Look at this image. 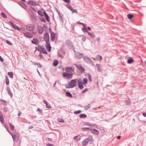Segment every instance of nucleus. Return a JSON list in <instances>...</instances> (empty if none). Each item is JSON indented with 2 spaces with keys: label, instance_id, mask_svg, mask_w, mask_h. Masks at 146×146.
I'll return each mask as SVG.
<instances>
[{
  "label": "nucleus",
  "instance_id": "nucleus-25",
  "mask_svg": "<svg viewBox=\"0 0 146 146\" xmlns=\"http://www.w3.org/2000/svg\"><path fill=\"white\" fill-rule=\"evenodd\" d=\"M66 96L68 97L69 98H72L73 96L68 91L66 92Z\"/></svg>",
  "mask_w": 146,
  "mask_h": 146
},
{
  "label": "nucleus",
  "instance_id": "nucleus-19",
  "mask_svg": "<svg viewBox=\"0 0 146 146\" xmlns=\"http://www.w3.org/2000/svg\"><path fill=\"white\" fill-rule=\"evenodd\" d=\"M89 140V139L88 138H87L84 139L82 143V145L84 146L86 145L88 142Z\"/></svg>",
  "mask_w": 146,
  "mask_h": 146
},
{
  "label": "nucleus",
  "instance_id": "nucleus-55",
  "mask_svg": "<svg viewBox=\"0 0 146 146\" xmlns=\"http://www.w3.org/2000/svg\"><path fill=\"white\" fill-rule=\"evenodd\" d=\"M97 56L98 58L100 59V60H101L102 59V57L100 55H98Z\"/></svg>",
  "mask_w": 146,
  "mask_h": 146
},
{
  "label": "nucleus",
  "instance_id": "nucleus-4",
  "mask_svg": "<svg viewBox=\"0 0 146 146\" xmlns=\"http://www.w3.org/2000/svg\"><path fill=\"white\" fill-rule=\"evenodd\" d=\"M66 46L70 49H72L73 48L74 44L70 40H66Z\"/></svg>",
  "mask_w": 146,
  "mask_h": 146
},
{
  "label": "nucleus",
  "instance_id": "nucleus-31",
  "mask_svg": "<svg viewBox=\"0 0 146 146\" xmlns=\"http://www.w3.org/2000/svg\"><path fill=\"white\" fill-rule=\"evenodd\" d=\"M83 85H86L87 84L88 80L86 78H84L83 79Z\"/></svg>",
  "mask_w": 146,
  "mask_h": 146
},
{
  "label": "nucleus",
  "instance_id": "nucleus-43",
  "mask_svg": "<svg viewBox=\"0 0 146 146\" xmlns=\"http://www.w3.org/2000/svg\"><path fill=\"white\" fill-rule=\"evenodd\" d=\"M13 27L14 29H16V30H18V31H19L20 30V29L19 28L17 27V26H16V25H14L13 26Z\"/></svg>",
  "mask_w": 146,
  "mask_h": 146
},
{
  "label": "nucleus",
  "instance_id": "nucleus-57",
  "mask_svg": "<svg viewBox=\"0 0 146 146\" xmlns=\"http://www.w3.org/2000/svg\"><path fill=\"white\" fill-rule=\"evenodd\" d=\"M35 52L36 50H38V51H39V45L38 46V48H37L36 47H35Z\"/></svg>",
  "mask_w": 146,
  "mask_h": 146
},
{
  "label": "nucleus",
  "instance_id": "nucleus-16",
  "mask_svg": "<svg viewBox=\"0 0 146 146\" xmlns=\"http://www.w3.org/2000/svg\"><path fill=\"white\" fill-rule=\"evenodd\" d=\"M32 42L36 45H37L39 43L38 40L36 38H34L32 41Z\"/></svg>",
  "mask_w": 146,
  "mask_h": 146
},
{
  "label": "nucleus",
  "instance_id": "nucleus-30",
  "mask_svg": "<svg viewBox=\"0 0 146 146\" xmlns=\"http://www.w3.org/2000/svg\"><path fill=\"white\" fill-rule=\"evenodd\" d=\"M133 62V58H131L127 60V62L128 64H131Z\"/></svg>",
  "mask_w": 146,
  "mask_h": 146
},
{
  "label": "nucleus",
  "instance_id": "nucleus-1",
  "mask_svg": "<svg viewBox=\"0 0 146 146\" xmlns=\"http://www.w3.org/2000/svg\"><path fill=\"white\" fill-rule=\"evenodd\" d=\"M78 79H74L71 80L67 84H66L65 87L67 88H73L76 86L77 81Z\"/></svg>",
  "mask_w": 146,
  "mask_h": 146
},
{
  "label": "nucleus",
  "instance_id": "nucleus-24",
  "mask_svg": "<svg viewBox=\"0 0 146 146\" xmlns=\"http://www.w3.org/2000/svg\"><path fill=\"white\" fill-rule=\"evenodd\" d=\"M82 30L84 33L87 32L88 33V32L84 24H83V27L82 28Z\"/></svg>",
  "mask_w": 146,
  "mask_h": 146
},
{
  "label": "nucleus",
  "instance_id": "nucleus-29",
  "mask_svg": "<svg viewBox=\"0 0 146 146\" xmlns=\"http://www.w3.org/2000/svg\"><path fill=\"white\" fill-rule=\"evenodd\" d=\"M125 103L127 105H129L131 103V100L127 98L125 100Z\"/></svg>",
  "mask_w": 146,
  "mask_h": 146
},
{
  "label": "nucleus",
  "instance_id": "nucleus-41",
  "mask_svg": "<svg viewBox=\"0 0 146 146\" xmlns=\"http://www.w3.org/2000/svg\"><path fill=\"white\" fill-rule=\"evenodd\" d=\"M31 17L34 20L36 21V17L33 14H32L31 15Z\"/></svg>",
  "mask_w": 146,
  "mask_h": 146
},
{
  "label": "nucleus",
  "instance_id": "nucleus-49",
  "mask_svg": "<svg viewBox=\"0 0 146 146\" xmlns=\"http://www.w3.org/2000/svg\"><path fill=\"white\" fill-rule=\"evenodd\" d=\"M37 111L39 112L40 114L42 113V110L39 108H38Z\"/></svg>",
  "mask_w": 146,
  "mask_h": 146
},
{
  "label": "nucleus",
  "instance_id": "nucleus-23",
  "mask_svg": "<svg viewBox=\"0 0 146 146\" xmlns=\"http://www.w3.org/2000/svg\"><path fill=\"white\" fill-rule=\"evenodd\" d=\"M91 130V132L92 133H94V134H97V135L98 134H99V131L96 129H92Z\"/></svg>",
  "mask_w": 146,
  "mask_h": 146
},
{
  "label": "nucleus",
  "instance_id": "nucleus-51",
  "mask_svg": "<svg viewBox=\"0 0 146 146\" xmlns=\"http://www.w3.org/2000/svg\"><path fill=\"white\" fill-rule=\"evenodd\" d=\"M1 101L2 102V104L4 106H5L6 105V102L4 100H1Z\"/></svg>",
  "mask_w": 146,
  "mask_h": 146
},
{
  "label": "nucleus",
  "instance_id": "nucleus-62",
  "mask_svg": "<svg viewBox=\"0 0 146 146\" xmlns=\"http://www.w3.org/2000/svg\"><path fill=\"white\" fill-rule=\"evenodd\" d=\"M96 40L98 42H99L100 40V38L99 37H97Z\"/></svg>",
  "mask_w": 146,
  "mask_h": 146
},
{
  "label": "nucleus",
  "instance_id": "nucleus-46",
  "mask_svg": "<svg viewBox=\"0 0 146 146\" xmlns=\"http://www.w3.org/2000/svg\"><path fill=\"white\" fill-rule=\"evenodd\" d=\"M59 17H60V21H62V23H63V19L62 18V16L61 15V14H59Z\"/></svg>",
  "mask_w": 146,
  "mask_h": 146
},
{
  "label": "nucleus",
  "instance_id": "nucleus-48",
  "mask_svg": "<svg viewBox=\"0 0 146 146\" xmlns=\"http://www.w3.org/2000/svg\"><path fill=\"white\" fill-rule=\"evenodd\" d=\"M88 79L90 82H91L92 81V78L90 74H88Z\"/></svg>",
  "mask_w": 146,
  "mask_h": 146
},
{
  "label": "nucleus",
  "instance_id": "nucleus-11",
  "mask_svg": "<svg viewBox=\"0 0 146 146\" xmlns=\"http://www.w3.org/2000/svg\"><path fill=\"white\" fill-rule=\"evenodd\" d=\"M74 69L72 67H67L65 68V70L66 72L72 73V71H74Z\"/></svg>",
  "mask_w": 146,
  "mask_h": 146
},
{
  "label": "nucleus",
  "instance_id": "nucleus-40",
  "mask_svg": "<svg viewBox=\"0 0 146 146\" xmlns=\"http://www.w3.org/2000/svg\"><path fill=\"white\" fill-rule=\"evenodd\" d=\"M6 84L7 85H8L9 84V78L7 76H6Z\"/></svg>",
  "mask_w": 146,
  "mask_h": 146
},
{
  "label": "nucleus",
  "instance_id": "nucleus-28",
  "mask_svg": "<svg viewBox=\"0 0 146 146\" xmlns=\"http://www.w3.org/2000/svg\"><path fill=\"white\" fill-rule=\"evenodd\" d=\"M58 61L57 60H55L53 62V65L54 66H56L58 64Z\"/></svg>",
  "mask_w": 146,
  "mask_h": 146
},
{
  "label": "nucleus",
  "instance_id": "nucleus-21",
  "mask_svg": "<svg viewBox=\"0 0 146 146\" xmlns=\"http://www.w3.org/2000/svg\"><path fill=\"white\" fill-rule=\"evenodd\" d=\"M44 16L46 18V20L48 22H49L50 21V19L48 15V14L46 13L45 11L44 12Z\"/></svg>",
  "mask_w": 146,
  "mask_h": 146
},
{
  "label": "nucleus",
  "instance_id": "nucleus-61",
  "mask_svg": "<svg viewBox=\"0 0 146 146\" xmlns=\"http://www.w3.org/2000/svg\"><path fill=\"white\" fill-rule=\"evenodd\" d=\"M0 61L2 62H3L4 60L0 56Z\"/></svg>",
  "mask_w": 146,
  "mask_h": 146
},
{
  "label": "nucleus",
  "instance_id": "nucleus-22",
  "mask_svg": "<svg viewBox=\"0 0 146 146\" xmlns=\"http://www.w3.org/2000/svg\"><path fill=\"white\" fill-rule=\"evenodd\" d=\"M0 121L2 124L4 123V119L3 115L1 111H0Z\"/></svg>",
  "mask_w": 146,
  "mask_h": 146
},
{
  "label": "nucleus",
  "instance_id": "nucleus-18",
  "mask_svg": "<svg viewBox=\"0 0 146 146\" xmlns=\"http://www.w3.org/2000/svg\"><path fill=\"white\" fill-rule=\"evenodd\" d=\"M43 102L46 105V108H51V105L46 100H44L43 101Z\"/></svg>",
  "mask_w": 146,
  "mask_h": 146
},
{
  "label": "nucleus",
  "instance_id": "nucleus-32",
  "mask_svg": "<svg viewBox=\"0 0 146 146\" xmlns=\"http://www.w3.org/2000/svg\"><path fill=\"white\" fill-rule=\"evenodd\" d=\"M19 4L24 8H25L26 7V5L23 3L21 1H19Z\"/></svg>",
  "mask_w": 146,
  "mask_h": 146
},
{
  "label": "nucleus",
  "instance_id": "nucleus-27",
  "mask_svg": "<svg viewBox=\"0 0 146 146\" xmlns=\"http://www.w3.org/2000/svg\"><path fill=\"white\" fill-rule=\"evenodd\" d=\"M82 129L83 131H88L91 130L92 129L91 127H82Z\"/></svg>",
  "mask_w": 146,
  "mask_h": 146
},
{
  "label": "nucleus",
  "instance_id": "nucleus-58",
  "mask_svg": "<svg viewBox=\"0 0 146 146\" xmlns=\"http://www.w3.org/2000/svg\"><path fill=\"white\" fill-rule=\"evenodd\" d=\"M58 56L62 58H63V56L60 54L58 53Z\"/></svg>",
  "mask_w": 146,
  "mask_h": 146
},
{
  "label": "nucleus",
  "instance_id": "nucleus-10",
  "mask_svg": "<svg viewBox=\"0 0 146 146\" xmlns=\"http://www.w3.org/2000/svg\"><path fill=\"white\" fill-rule=\"evenodd\" d=\"M12 138L13 140L16 142H17L19 139V136L18 134L15 133L14 134V135H12Z\"/></svg>",
  "mask_w": 146,
  "mask_h": 146
},
{
  "label": "nucleus",
  "instance_id": "nucleus-60",
  "mask_svg": "<svg viewBox=\"0 0 146 146\" xmlns=\"http://www.w3.org/2000/svg\"><path fill=\"white\" fill-rule=\"evenodd\" d=\"M10 24L12 26V27L14 25V24L12 21H10L9 22Z\"/></svg>",
  "mask_w": 146,
  "mask_h": 146
},
{
  "label": "nucleus",
  "instance_id": "nucleus-2",
  "mask_svg": "<svg viewBox=\"0 0 146 146\" xmlns=\"http://www.w3.org/2000/svg\"><path fill=\"white\" fill-rule=\"evenodd\" d=\"M83 59L84 62L86 63L94 66V64L91 59L88 56H85L83 57Z\"/></svg>",
  "mask_w": 146,
  "mask_h": 146
},
{
  "label": "nucleus",
  "instance_id": "nucleus-8",
  "mask_svg": "<svg viewBox=\"0 0 146 146\" xmlns=\"http://www.w3.org/2000/svg\"><path fill=\"white\" fill-rule=\"evenodd\" d=\"M39 51L41 53L46 54H47V52L45 49L42 46H40L39 45Z\"/></svg>",
  "mask_w": 146,
  "mask_h": 146
},
{
  "label": "nucleus",
  "instance_id": "nucleus-47",
  "mask_svg": "<svg viewBox=\"0 0 146 146\" xmlns=\"http://www.w3.org/2000/svg\"><path fill=\"white\" fill-rule=\"evenodd\" d=\"M6 42L10 45H12L13 44L9 41L7 40H6Z\"/></svg>",
  "mask_w": 146,
  "mask_h": 146
},
{
  "label": "nucleus",
  "instance_id": "nucleus-12",
  "mask_svg": "<svg viewBox=\"0 0 146 146\" xmlns=\"http://www.w3.org/2000/svg\"><path fill=\"white\" fill-rule=\"evenodd\" d=\"M44 39L46 42H49V37L48 33L46 32L44 35Z\"/></svg>",
  "mask_w": 146,
  "mask_h": 146
},
{
  "label": "nucleus",
  "instance_id": "nucleus-52",
  "mask_svg": "<svg viewBox=\"0 0 146 146\" xmlns=\"http://www.w3.org/2000/svg\"><path fill=\"white\" fill-rule=\"evenodd\" d=\"M58 121L60 122H64V120L63 119H61L58 118Z\"/></svg>",
  "mask_w": 146,
  "mask_h": 146
},
{
  "label": "nucleus",
  "instance_id": "nucleus-7",
  "mask_svg": "<svg viewBox=\"0 0 146 146\" xmlns=\"http://www.w3.org/2000/svg\"><path fill=\"white\" fill-rule=\"evenodd\" d=\"M75 65L76 66L78 70L82 73H83L85 72L84 69L80 65H77L75 64Z\"/></svg>",
  "mask_w": 146,
  "mask_h": 146
},
{
  "label": "nucleus",
  "instance_id": "nucleus-17",
  "mask_svg": "<svg viewBox=\"0 0 146 146\" xmlns=\"http://www.w3.org/2000/svg\"><path fill=\"white\" fill-rule=\"evenodd\" d=\"M24 35L26 37L29 38H32L33 37L32 34L29 32L25 33H24Z\"/></svg>",
  "mask_w": 146,
  "mask_h": 146
},
{
  "label": "nucleus",
  "instance_id": "nucleus-39",
  "mask_svg": "<svg viewBox=\"0 0 146 146\" xmlns=\"http://www.w3.org/2000/svg\"><path fill=\"white\" fill-rule=\"evenodd\" d=\"M38 14L39 15H40L41 16H43L44 15L43 14V13L42 11H40V10H38Z\"/></svg>",
  "mask_w": 146,
  "mask_h": 146
},
{
  "label": "nucleus",
  "instance_id": "nucleus-37",
  "mask_svg": "<svg viewBox=\"0 0 146 146\" xmlns=\"http://www.w3.org/2000/svg\"><path fill=\"white\" fill-rule=\"evenodd\" d=\"M133 17V15L131 14H129L127 15V17L129 19H131Z\"/></svg>",
  "mask_w": 146,
  "mask_h": 146
},
{
  "label": "nucleus",
  "instance_id": "nucleus-20",
  "mask_svg": "<svg viewBox=\"0 0 146 146\" xmlns=\"http://www.w3.org/2000/svg\"><path fill=\"white\" fill-rule=\"evenodd\" d=\"M50 39L52 41H53L55 39V34L54 32H52L50 34Z\"/></svg>",
  "mask_w": 146,
  "mask_h": 146
},
{
  "label": "nucleus",
  "instance_id": "nucleus-64",
  "mask_svg": "<svg viewBox=\"0 0 146 146\" xmlns=\"http://www.w3.org/2000/svg\"><path fill=\"white\" fill-rule=\"evenodd\" d=\"M46 146H54L52 144H48Z\"/></svg>",
  "mask_w": 146,
  "mask_h": 146
},
{
  "label": "nucleus",
  "instance_id": "nucleus-56",
  "mask_svg": "<svg viewBox=\"0 0 146 146\" xmlns=\"http://www.w3.org/2000/svg\"><path fill=\"white\" fill-rule=\"evenodd\" d=\"M8 93L11 96V97H12L13 94L11 92V91H10L9 92H8Z\"/></svg>",
  "mask_w": 146,
  "mask_h": 146
},
{
  "label": "nucleus",
  "instance_id": "nucleus-54",
  "mask_svg": "<svg viewBox=\"0 0 146 146\" xmlns=\"http://www.w3.org/2000/svg\"><path fill=\"white\" fill-rule=\"evenodd\" d=\"M41 22H43V23H45L46 22V20L43 18H42L41 19Z\"/></svg>",
  "mask_w": 146,
  "mask_h": 146
},
{
  "label": "nucleus",
  "instance_id": "nucleus-36",
  "mask_svg": "<svg viewBox=\"0 0 146 146\" xmlns=\"http://www.w3.org/2000/svg\"><path fill=\"white\" fill-rule=\"evenodd\" d=\"M80 117L81 118H84L86 117H87V115L85 114H82L80 115Z\"/></svg>",
  "mask_w": 146,
  "mask_h": 146
},
{
  "label": "nucleus",
  "instance_id": "nucleus-3",
  "mask_svg": "<svg viewBox=\"0 0 146 146\" xmlns=\"http://www.w3.org/2000/svg\"><path fill=\"white\" fill-rule=\"evenodd\" d=\"M73 76L72 73H69L68 72H64L62 73V77L64 79L68 80L71 79Z\"/></svg>",
  "mask_w": 146,
  "mask_h": 146
},
{
  "label": "nucleus",
  "instance_id": "nucleus-14",
  "mask_svg": "<svg viewBox=\"0 0 146 146\" xmlns=\"http://www.w3.org/2000/svg\"><path fill=\"white\" fill-rule=\"evenodd\" d=\"M68 8L71 11L72 13H78L77 11L75 9H74L72 8V7L68 5L67 6Z\"/></svg>",
  "mask_w": 146,
  "mask_h": 146
},
{
  "label": "nucleus",
  "instance_id": "nucleus-33",
  "mask_svg": "<svg viewBox=\"0 0 146 146\" xmlns=\"http://www.w3.org/2000/svg\"><path fill=\"white\" fill-rule=\"evenodd\" d=\"M88 34L89 36L92 38H94L95 37V35L94 33H91L89 32H88Z\"/></svg>",
  "mask_w": 146,
  "mask_h": 146
},
{
  "label": "nucleus",
  "instance_id": "nucleus-15",
  "mask_svg": "<svg viewBox=\"0 0 146 146\" xmlns=\"http://www.w3.org/2000/svg\"><path fill=\"white\" fill-rule=\"evenodd\" d=\"M47 44L46 49L48 52H50L51 50V47L49 42H46Z\"/></svg>",
  "mask_w": 146,
  "mask_h": 146
},
{
  "label": "nucleus",
  "instance_id": "nucleus-9",
  "mask_svg": "<svg viewBox=\"0 0 146 146\" xmlns=\"http://www.w3.org/2000/svg\"><path fill=\"white\" fill-rule=\"evenodd\" d=\"M77 81H78L79 88L80 89H82L84 88V86L82 85L83 83L82 79H78Z\"/></svg>",
  "mask_w": 146,
  "mask_h": 146
},
{
  "label": "nucleus",
  "instance_id": "nucleus-6",
  "mask_svg": "<svg viewBox=\"0 0 146 146\" xmlns=\"http://www.w3.org/2000/svg\"><path fill=\"white\" fill-rule=\"evenodd\" d=\"M26 29L29 31H33L34 29V25L33 24H29L27 25Z\"/></svg>",
  "mask_w": 146,
  "mask_h": 146
},
{
  "label": "nucleus",
  "instance_id": "nucleus-35",
  "mask_svg": "<svg viewBox=\"0 0 146 146\" xmlns=\"http://www.w3.org/2000/svg\"><path fill=\"white\" fill-rule=\"evenodd\" d=\"M33 64L35 65H37V66L38 67H39L40 68H41V65H40V63H36V62H33Z\"/></svg>",
  "mask_w": 146,
  "mask_h": 146
},
{
  "label": "nucleus",
  "instance_id": "nucleus-42",
  "mask_svg": "<svg viewBox=\"0 0 146 146\" xmlns=\"http://www.w3.org/2000/svg\"><path fill=\"white\" fill-rule=\"evenodd\" d=\"M9 125L12 130L13 131L14 129V127L11 123H9Z\"/></svg>",
  "mask_w": 146,
  "mask_h": 146
},
{
  "label": "nucleus",
  "instance_id": "nucleus-34",
  "mask_svg": "<svg viewBox=\"0 0 146 146\" xmlns=\"http://www.w3.org/2000/svg\"><path fill=\"white\" fill-rule=\"evenodd\" d=\"M13 73L12 72H9L8 73V74L9 76L11 78H13Z\"/></svg>",
  "mask_w": 146,
  "mask_h": 146
},
{
  "label": "nucleus",
  "instance_id": "nucleus-44",
  "mask_svg": "<svg viewBox=\"0 0 146 146\" xmlns=\"http://www.w3.org/2000/svg\"><path fill=\"white\" fill-rule=\"evenodd\" d=\"M90 106L89 104H88L87 106L84 107V109L85 110H88L90 107Z\"/></svg>",
  "mask_w": 146,
  "mask_h": 146
},
{
  "label": "nucleus",
  "instance_id": "nucleus-13",
  "mask_svg": "<svg viewBox=\"0 0 146 146\" xmlns=\"http://www.w3.org/2000/svg\"><path fill=\"white\" fill-rule=\"evenodd\" d=\"M75 57L78 59H80L81 58L84 56V55L83 54L79 53H77L75 54Z\"/></svg>",
  "mask_w": 146,
  "mask_h": 146
},
{
  "label": "nucleus",
  "instance_id": "nucleus-26",
  "mask_svg": "<svg viewBox=\"0 0 146 146\" xmlns=\"http://www.w3.org/2000/svg\"><path fill=\"white\" fill-rule=\"evenodd\" d=\"M28 3L30 5H32L33 6H35L36 5V3L31 1H29L28 2Z\"/></svg>",
  "mask_w": 146,
  "mask_h": 146
},
{
  "label": "nucleus",
  "instance_id": "nucleus-53",
  "mask_svg": "<svg viewBox=\"0 0 146 146\" xmlns=\"http://www.w3.org/2000/svg\"><path fill=\"white\" fill-rule=\"evenodd\" d=\"M96 125L95 124H93V123H89L87 125L88 126H94Z\"/></svg>",
  "mask_w": 146,
  "mask_h": 146
},
{
  "label": "nucleus",
  "instance_id": "nucleus-38",
  "mask_svg": "<svg viewBox=\"0 0 146 146\" xmlns=\"http://www.w3.org/2000/svg\"><path fill=\"white\" fill-rule=\"evenodd\" d=\"M100 64H96V66H97V68L98 69V71L99 72L101 70V68L100 67Z\"/></svg>",
  "mask_w": 146,
  "mask_h": 146
},
{
  "label": "nucleus",
  "instance_id": "nucleus-5",
  "mask_svg": "<svg viewBox=\"0 0 146 146\" xmlns=\"http://www.w3.org/2000/svg\"><path fill=\"white\" fill-rule=\"evenodd\" d=\"M47 26L44 25L42 27L41 26H38V31L39 34H42L43 31V30L44 29H46Z\"/></svg>",
  "mask_w": 146,
  "mask_h": 146
},
{
  "label": "nucleus",
  "instance_id": "nucleus-63",
  "mask_svg": "<svg viewBox=\"0 0 146 146\" xmlns=\"http://www.w3.org/2000/svg\"><path fill=\"white\" fill-rule=\"evenodd\" d=\"M86 38L85 37H83L82 39V40L83 41H84L85 40Z\"/></svg>",
  "mask_w": 146,
  "mask_h": 146
},
{
  "label": "nucleus",
  "instance_id": "nucleus-59",
  "mask_svg": "<svg viewBox=\"0 0 146 146\" xmlns=\"http://www.w3.org/2000/svg\"><path fill=\"white\" fill-rule=\"evenodd\" d=\"M88 90V89L86 88V89H85V90H83L82 92V94H83L85 92L86 90Z\"/></svg>",
  "mask_w": 146,
  "mask_h": 146
},
{
  "label": "nucleus",
  "instance_id": "nucleus-50",
  "mask_svg": "<svg viewBox=\"0 0 146 146\" xmlns=\"http://www.w3.org/2000/svg\"><path fill=\"white\" fill-rule=\"evenodd\" d=\"M81 112V111L80 110H78V111H74V113L75 114H78L80 113Z\"/></svg>",
  "mask_w": 146,
  "mask_h": 146
},
{
  "label": "nucleus",
  "instance_id": "nucleus-45",
  "mask_svg": "<svg viewBox=\"0 0 146 146\" xmlns=\"http://www.w3.org/2000/svg\"><path fill=\"white\" fill-rule=\"evenodd\" d=\"M1 15H2L5 18H7V16L6 15V14L3 12H2L1 13Z\"/></svg>",
  "mask_w": 146,
  "mask_h": 146
}]
</instances>
